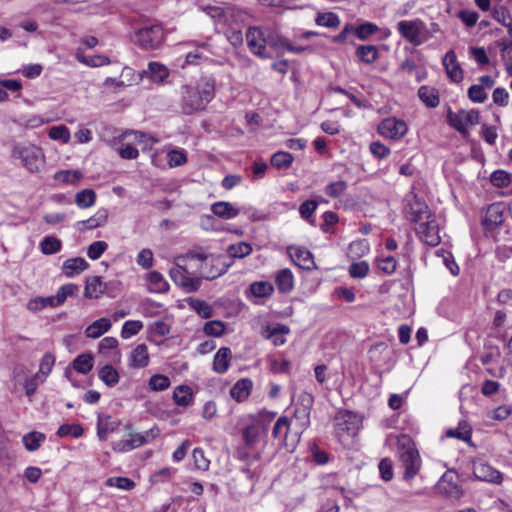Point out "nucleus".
Returning <instances> with one entry per match:
<instances>
[{
	"label": "nucleus",
	"instance_id": "1",
	"mask_svg": "<svg viewBox=\"0 0 512 512\" xmlns=\"http://www.w3.org/2000/svg\"><path fill=\"white\" fill-rule=\"evenodd\" d=\"M208 256L203 253H188L176 258V262L169 270L173 282L186 293L198 291L202 280H213L223 274L222 269L208 270Z\"/></svg>",
	"mask_w": 512,
	"mask_h": 512
},
{
	"label": "nucleus",
	"instance_id": "2",
	"mask_svg": "<svg viewBox=\"0 0 512 512\" xmlns=\"http://www.w3.org/2000/svg\"><path fill=\"white\" fill-rule=\"evenodd\" d=\"M407 218L416 224L415 231L423 242L433 247L440 243L438 224L424 203H410Z\"/></svg>",
	"mask_w": 512,
	"mask_h": 512
},
{
	"label": "nucleus",
	"instance_id": "3",
	"mask_svg": "<svg viewBox=\"0 0 512 512\" xmlns=\"http://www.w3.org/2000/svg\"><path fill=\"white\" fill-rule=\"evenodd\" d=\"M182 111L190 115L202 110L214 97V85L208 80L200 81L197 86L185 85L181 89Z\"/></svg>",
	"mask_w": 512,
	"mask_h": 512
},
{
	"label": "nucleus",
	"instance_id": "4",
	"mask_svg": "<svg viewBox=\"0 0 512 512\" xmlns=\"http://www.w3.org/2000/svg\"><path fill=\"white\" fill-rule=\"evenodd\" d=\"M201 10L205 12L213 21L215 28H224V26L242 29L249 22L251 15L244 9L236 7L204 6Z\"/></svg>",
	"mask_w": 512,
	"mask_h": 512
},
{
	"label": "nucleus",
	"instance_id": "5",
	"mask_svg": "<svg viewBox=\"0 0 512 512\" xmlns=\"http://www.w3.org/2000/svg\"><path fill=\"white\" fill-rule=\"evenodd\" d=\"M275 416V412L261 411L244 419L245 426L241 429V434L247 447L253 448L261 441Z\"/></svg>",
	"mask_w": 512,
	"mask_h": 512
},
{
	"label": "nucleus",
	"instance_id": "6",
	"mask_svg": "<svg viewBox=\"0 0 512 512\" xmlns=\"http://www.w3.org/2000/svg\"><path fill=\"white\" fill-rule=\"evenodd\" d=\"M397 455L404 468V480L411 481L419 473L422 460L419 451L409 437L402 436L398 439Z\"/></svg>",
	"mask_w": 512,
	"mask_h": 512
},
{
	"label": "nucleus",
	"instance_id": "7",
	"mask_svg": "<svg viewBox=\"0 0 512 512\" xmlns=\"http://www.w3.org/2000/svg\"><path fill=\"white\" fill-rule=\"evenodd\" d=\"M11 156L21 161V164L31 173H37L45 162V155L41 147L30 142L15 143Z\"/></svg>",
	"mask_w": 512,
	"mask_h": 512
},
{
	"label": "nucleus",
	"instance_id": "8",
	"mask_svg": "<svg viewBox=\"0 0 512 512\" xmlns=\"http://www.w3.org/2000/svg\"><path fill=\"white\" fill-rule=\"evenodd\" d=\"M397 31L414 46H420L432 37L429 27L420 19L399 21Z\"/></svg>",
	"mask_w": 512,
	"mask_h": 512
},
{
	"label": "nucleus",
	"instance_id": "9",
	"mask_svg": "<svg viewBox=\"0 0 512 512\" xmlns=\"http://www.w3.org/2000/svg\"><path fill=\"white\" fill-rule=\"evenodd\" d=\"M313 404L314 396L311 393L303 391L299 394L291 423L300 435L310 425V415Z\"/></svg>",
	"mask_w": 512,
	"mask_h": 512
},
{
	"label": "nucleus",
	"instance_id": "10",
	"mask_svg": "<svg viewBox=\"0 0 512 512\" xmlns=\"http://www.w3.org/2000/svg\"><path fill=\"white\" fill-rule=\"evenodd\" d=\"M289 419L286 416H281L277 419L272 430V436L274 439L279 440V444L282 445L286 451L293 452L300 441V434L295 429L293 433L290 432Z\"/></svg>",
	"mask_w": 512,
	"mask_h": 512
},
{
	"label": "nucleus",
	"instance_id": "11",
	"mask_svg": "<svg viewBox=\"0 0 512 512\" xmlns=\"http://www.w3.org/2000/svg\"><path fill=\"white\" fill-rule=\"evenodd\" d=\"M479 120L480 114L476 109H462L456 113L449 111L447 115L448 124L462 135H466L469 128L477 125Z\"/></svg>",
	"mask_w": 512,
	"mask_h": 512
},
{
	"label": "nucleus",
	"instance_id": "12",
	"mask_svg": "<svg viewBox=\"0 0 512 512\" xmlns=\"http://www.w3.org/2000/svg\"><path fill=\"white\" fill-rule=\"evenodd\" d=\"M160 434L158 427L154 426L144 433H130L129 439L119 440L113 444V449L117 452H128L144 444L151 443Z\"/></svg>",
	"mask_w": 512,
	"mask_h": 512
},
{
	"label": "nucleus",
	"instance_id": "13",
	"mask_svg": "<svg viewBox=\"0 0 512 512\" xmlns=\"http://www.w3.org/2000/svg\"><path fill=\"white\" fill-rule=\"evenodd\" d=\"M136 38L141 48L154 50L159 48L164 41V31L158 24L146 26L137 31Z\"/></svg>",
	"mask_w": 512,
	"mask_h": 512
},
{
	"label": "nucleus",
	"instance_id": "14",
	"mask_svg": "<svg viewBox=\"0 0 512 512\" xmlns=\"http://www.w3.org/2000/svg\"><path fill=\"white\" fill-rule=\"evenodd\" d=\"M266 34L267 30H263L257 26L249 27L246 33L247 46L249 50L254 55L263 59L271 57V54L267 50Z\"/></svg>",
	"mask_w": 512,
	"mask_h": 512
},
{
	"label": "nucleus",
	"instance_id": "15",
	"mask_svg": "<svg viewBox=\"0 0 512 512\" xmlns=\"http://www.w3.org/2000/svg\"><path fill=\"white\" fill-rule=\"evenodd\" d=\"M437 492L450 500H458L463 491L458 484V476L453 472H446L442 475L436 485Z\"/></svg>",
	"mask_w": 512,
	"mask_h": 512
},
{
	"label": "nucleus",
	"instance_id": "16",
	"mask_svg": "<svg viewBox=\"0 0 512 512\" xmlns=\"http://www.w3.org/2000/svg\"><path fill=\"white\" fill-rule=\"evenodd\" d=\"M378 133L392 140H400L408 131L405 121L389 117L381 121L377 128Z\"/></svg>",
	"mask_w": 512,
	"mask_h": 512
},
{
	"label": "nucleus",
	"instance_id": "17",
	"mask_svg": "<svg viewBox=\"0 0 512 512\" xmlns=\"http://www.w3.org/2000/svg\"><path fill=\"white\" fill-rule=\"evenodd\" d=\"M287 254L291 261L299 268L307 271L317 269L313 254L304 246L290 245Z\"/></svg>",
	"mask_w": 512,
	"mask_h": 512
},
{
	"label": "nucleus",
	"instance_id": "18",
	"mask_svg": "<svg viewBox=\"0 0 512 512\" xmlns=\"http://www.w3.org/2000/svg\"><path fill=\"white\" fill-rule=\"evenodd\" d=\"M358 429L357 417L349 411H340L335 417V431L339 437L355 435Z\"/></svg>",
	"mask_w": 512,
	"mask_h": 512
},
{
	"label": "nucleus",
	"instance_id": "19",
	"mask_svg": "<svg viewBox=\"0 0 512 512\" xmlns=\"http://www.w3.org/2000/svg\"><path fill=\"white\" fill-rule=\"evenodd\" d=\"M442 64L444 66L447 77L451 82L460 83L464 78V71L457 60L454 50H449L445 53Z\"/></svg>",
	"mask_w": 512,
	"mask_h": 512
},
{
	"label": "nucleus",
	"instance_id": "20",
	"mask_svg": "<svg viewBox=\"0 0 512 512\" xmlns=\"http://www.w3.org/2000/svg\"><path fill=\"white\" fill-rule=\"evenodd\" d=\"M473 474L478 480L495 484H500L503 480V476L498 470L481 460L473 463Z\"/></svg>",
	"mask_w": 512,
	"mask_h": 512
},
{
	"label": "nucleus",
	"instance_id": "21",
	"mask_svg": "<svg viewBox=\"0 0 512 512\" xmlns=\"http://www.w3.org/2000/svg\"><path fill=\"white\" fill-rule=\"evenodd\" d=\"M119 341L115 337H104L98 343V353L104 357H109L110 360L116 364H119L122 359V353L118 348Z\"/></svg>",
	"mask_w": 512,
	"mask_h": 512
},
{
	"label": "nucleus",
	"instance_id": "22",
	"mask_svg": "<svg viewBox=\"0 0 512 512\" xmlns=\"http://www.w3.org/2000/svg\"><path fill=\"white\" fill-rule=\"evenodd\" d=\"M150 354L148 346L144 343L137 344L128 356V366L131 369H142L149 365Z\"/></svg>",
	"mask_w": 512,
	"mask_h": 512
},
{
	"label": "nucleus",
	"instance_id": "23",
	"mask_svg": "<svg viewBox=\"0 0 512 512\" xmlns=\"http://www.w3.org/2000/svg\"><path fill=\"white\" fill-rule=\"evenodd\" d=\"M504 205L502 203H493L488 206L482 224L487 229L499 227L504 222Z\"/></svg>",
	"mask_w": 512,
	"mask_h": 512
},
{
	"label": "nucleus",
	"instance_id": "24",
	"mask_svg": "<svg viewBox=\"0 0 512 512\" xmlns=\"http://www.w3.org/2000/svg\"><path fill=\"white\" fill-rule=\"evenodd\" d=\"M112 327L110 318L102 317L93 321L84 331L87 338L97 339L107 333Z\"/></svg>",
	"mask_w": 512,
	"mask_h": 512
},
{
	"label": "nucleus",
	"instance_id": "25",
	"mask_svg": "<svg viewBox=\"0 0 512 512\" xmlns=\"http://www.w3.org/2000/svg\"><path fill=\"white\" fill-rule=\"evenodd\" d=\"M275 284L280 293H290L294 289L293 272L289 268L279 270L275 275Z\"/></svg>",
	"mask_w": 512,
	"mask_h": 512
},
{
	"label": "nucleus",
	"instance_id": "26",
	"mask_svg": "<svg viewBox=\"0 0 512 512\" xmlns=\"http://www.w3.org/2000/svg\"><path fill=\"white\" fill-rule=\"evenodd\" d=\"M253 382L248 378L238 380L230 390V396L237 402L245 401L251 394Z\"/></svg>",
	"mask_w": 512,
	"mask_h": 512
},
{
	"label": "nucleus",
	"instance_id": "27",
	"mask_svg": "<svg viewBox=\"0 0 512 512\" xmlns=\"http://www.w3.org/2000/svg\"><path fill=\"white\" fill-rule=\"evenodd\" d=\"M232 351L228 347H221L213 359V370L218 374H224L230 367Z\"/></svg>",
	"mask_w": 512,
	"mask_h": 512
},
{
	"label": "nucleus",
	"instance_id": "28",
	"mask_svg": "<svg viewBox=\"0 0 512 512\" xmlns=\"http://www.w3.org/2000/svg\"><path fill=\"white\" fill-rule=\"evenodd\" d=\"M493 186L504 189L503 194H512V175L504 170H496L490 176Z\"/></svg>",
	"mask_w": 512,
	"mask_h": 512
},
{
	"label": "nucleus",
	"instance_id": "29",
	"mask_svg": "<svg viewBox=\"0 0 512 512\" xmlns=\"http://www.w3.org/2000/svg\"><path fill=\"white\" fill-rule=\"evenodd\" d=\"M88 262L82 257H75L64 261L62 271L67 277H74L88 268Z\"/></svg>",
	"mask_w": 512,
	"mask_h": 512
},
{
	"label": "nucleus",
	"instance_id": "30",
	"mask_svg": "<svg viewBox=\"0 0 512 512\" xmlns=\"http://www.w3.org/2000/svg\"><path fill=\"white\" fill-rule=\"evenodd\" d=\"M105 284L102 282V278L99 276H92L87 278L84 296L90 299L99 298L105 291Z\"/></svg>",
	"mask_w": 512,
	"mask_h": 512
},
{
	"label": "nucleus",
	"instance_id": "31",
	"mask_svg": "<svg viewBox=\"0 0 512 512\" xmlns=\"http://www.w3.org/2000/svg\"><path fill=\"white\" fill-rule=\"evenodd\" d=\"M147 289L151 293H165L169 285L161 273L152 271L147 274Z\"/></svg>",
	"mask_w": 512,
	"mask_h": 512
},
{
	"label": "nucleus",
	"instance_id": "32",
	"mask_svg": "<svg viewBox=\"0 0 512 512\" xmlns=\"http://www.w3.org/2000/svg\"><path fill=\"white\" fill-rule=\"evenodd\" d=\"M356 57L365 64H373L379 57V49L374 45H359L355 50Z\"/></svg>",
	"mask_w": 512,
	"mask_h": 512
},
{
	"label": "nucleus",
	"instance_id": "33",
	"mask_svg": "<svg viewBox=\"0 0 512 512\" xmlns=\"http://www.w3.org/2000/svg\"><path fill=\"white\" fill-rule=\"evenodd\" d=\"M211 211L218 217L222 219H233L238 216L239 209H237L230 202L219 201L211 206Z\"/></svg>",
	"mask_w": 512,
	"mask_h": 512
},
{
	"label": "nucleus",
	"instance_id": "34",
	"mask_svg": "<svg viewBox=\"0 0 512 512\" xmlns=\"http://www.w3.org/2000/svg\"><path fill=\"white\" fill-rule=\"evenodd\" d=\"M75 58L78 62L88 66V67H101L105 65H109L111 63L109 57L105 55H94L87 57L84 55L82 49L78 48L75 52Z\"/></svg>",
	"mask_w": 512,
	"mask_h": 512
},
{
	"label": "nucleus",
	"instance_id": "35",
	"mask_svg": "<svg viewBox=\"0 0 512 512\" xmlns=\"http://www.w3.org/2000/svg\"><path fill=\"white\" fill-rule=\"evenodd\" d=\"M132 135V133H123L120 136V140H114L113 147L118 152L121 158L123 159H136L139 155V151L137 148L132 146L130 143H122L120 145V141L124 140L126 137Z\"/></svg>",
	"mask_w": 512,
	"mask_h": 512
},
{
	"label": "nucleus",
	"instance_id": "36",
	"mask_svg": "<svg viewBox=\"0 0 512 512\" xmlns=\"http://www.w3.org/2000/svg\"><path fill=\"white\" fill-rule=\"evenodd\" d=\"M98 377L109 388L115 387L120 381L119 372L110 364L99 368Z\"/></svg>",
	"mask_w": 512,
	"mask_h": 512
},
{
	"label": "nucleus",
	"instance_id": "37",
	"mask_svg": "<svg viewBox=\"0 0 512 512\" xmlns=\"http://www.w3.org/2000/svg\"><path fill=\"white\" fill-rule=\"evenodd\" d=\"M418 96L429 108H435L440 103L438 90L427 85H423L418 89Z\"/></svg>",
	"mask_w": 512,
	"mask_h": 512
},
{
	"label": "nucleus",
	"instance_id": "38",
	"mask_svg": "<svg viewBox=\"0 0 512 512\" xmlns=\"http://www.w3.org/2000/svg\"><path fill=\"white\" fill-rule=\"evenodd\" d=\"M108 213L106 210H99L95 215L87 220L79 221L76 223L78 229H95L104 225L107 222Z\"/></svg>",
	"mask_w": 512,
	"mask_h": 512
},
{
	"label": "nucleus",
	"instance_id": "39",
	"mask_svg": "<svg viewBox=\"0 0 512 512\" xmlns=\"http://www.w3.org/2000/svg\"><path fill=\"white\" fill-rule=\"evenodd\" d=\"M173 400L178 406H189L193 401L192 389L187 385L177 386L173 392Z\"/></svg>",
	"mask_w": 512,
	"mask_h": 512
},
{
	"label": "nucleus",
	"instance_id": "40",
	"mask_svg": "<svg viewBox=\"0 0 512 512\" xmlns=\"http://www.w3.org/2000/svg\"><path fill=\"white\" fill-rule=\"evenodd\" d=\"M118 428V422L111 416L100 417L97 422V435L101 440H106L108 434Z\"/></svg>",
	"mask_w": 512,
	"mask_h": 512
},
{
	"label": "nucleus",
	"instance_id": "41",
	"mask_svg": "<svg viewBox=\"0 0 512 512\" xmlns=\"http://www.w3.org/2000/svg\"><path fill=\"white\" fill-rule=\"evenodd\" d=\"M187 303L201 318L208 319L212 317L213 308L207 302L197 298H188Z\"/></svg>",
	"mask_w": 512,
	"mask_h": 512
},
{
	"label": "nucleus",
	"instance_id": "42",
	"mask_svg": "<svg viewBox=\"0 0 512 512\" xmlns=\"http://www.w3.org/2000/svg\"><path fill=\"white\" fill-rule=\"evenodd\" d=\"M249 291L254 297L266 298L274 292V286L268 281H255L250 284Z\"/></svg>",
	"mask_w": 512,
	"mask_h": 512
},
{
	"label": "nucleus",
	"instance_id": "43",
	"mask_svg": "<svg viewBox=\"0 0 512 512\" xmlns=\"http://www.w3.org/2000/svg\"><path fill=\"white\" fill-rule=\"evenodd\" d=\"M96 202V193L92 189H84L76 193L75 203L81 209L92 207Z\"/></svg>",
	"mask_w": 512,
	"mask_h": 512
},
{
	"label": "nucleus",
	"instance_id": "44",
	"mask_svg": "<svg viewBox=\"0 0 512 512\" xmlns=\"http://www.w3.org/2000/svg\"><path fill=\"white\" fill-rule=\"evenodd\" d=\"M93 356L88 353L78 355L73 361V368L80 374H87L93 368Z\"/></svg>",
	"mask_w": 512,
	"mask_h": 512
},
{
	"label": "nucleus",
	"instance_id": "45",
	"mask_svg": "<svg viewBox=\"0 0 512 512\" xmlns=\"http://www.w3.org/2000/svg\"><path fill=\"white\" fill-rule=\"evenodd\" d=\"M40 250L44 255H53L62 248V242L54 236H46L39 244Z\"/></svg>",
	"mask_w": 512,
	"mask_h": 512
},
{
	"label": "nucleus",
	"instance_id": "46",
	"mask_svg": "<svg viewBox=\"0 0 512 512\" xmlns=\"http://www.w3.org/2000/svg\"><path fill=\"white\" fill-rule=\"evenodd\" d=\"M83 177L78 170H61L54 174V179L61 183L76 185Z\"/></svg>",
	"mask_w": 512,
	"mask_h": 512
},
{
	"label": "nucleus",
	"instance_id": "47",
	"mask_svg": "<svg viewBox=\"0 0 512 512\" xmlns=\"http://www.w3.org/2000/svg\"><path fill=\"white\" fill-rule=\"evenodd\" d=\"M148 70L153 82L161 83L169 76L168 68L158 62H150L148 64Z\"/></svg>",
	"mask_w": 512,
	"mask_h": 512
},
{
	"label": "nucleus",
	"instance_id": "48",
	"mask_svg": "<svg viewBox=\"0 0 512 512\" xmlns=\"http://www.w3.org/2000/svg\"><path fill=\"white\" fill-rule=\"evenodd\" d=\"M217 32H222L226 35L228 41L237 47L243 43L242 29L236 28L233 25L231 27L224 26V28H215Z\"/></svg>",
	"mask_w": 512,
	"mask_h": 512
},
{
	"label": "nucleus",
	"instance_id": "49",
	"mask_svg": "<svg viewBox=\"0 0 512 512\" xmlns=\"http://www.w3.org/2000/svg\"><path fill=\"white\" fill-rule=\"evenodd\" d=\"M48 136L54 141H60L67 144L71 139V133L65 125L52 126L48 131Z\"/></svg>",
	"mask_w": 512,
	"mask_h": 512
},
{
	"label": "nucleus",
	"instance_id": "50",
	"mask_svg": "<svg viewBox=\"0 0 512 512\" xmlns=\"http://www.w3.org/2000/svg\"><path fill=\"white\" fill-rule=\"evenodd\" d=\"M267 46L273 49H285L288 46L289 40L284 36L280 35L276 31L267 30L266 34Z\"/></svg>",
	"mask_w": 512,
	"mask_h": 512
},
{
	"label": "nucleus",
	"instance_id": "51",
	"mask_svg": "<svg viewBox=\"0 0 512 512\" xmlns=\"http://www.w3.org/2000/svg\"><path fill=\"white\" fill-rule=\"evenodd\" d=\"M293 156L284 151H278L271 157V164L277 169H287L292 165Z\"/></svg>",
	"mask_w": 512,
	"mask_h": 512
},
{
	"label": "nucleus",
	"instance_id": "52",
	"mask_svg": "<svg viewBox=\"0 0 512 512\" xmlns=\"http://www.w3.org/2000/svg\"><path fill=\"white\" fill-rule=\"evenodd\" d=\"M45 440V435L40 432H30L23 436L22 441L28 451H36Z\"/></svg>",
	"mask_w": 512,
	"mask_h": 512
},
{
	"label": "nucleus",
	"instance_id": "53",
	"mask_svg": "<svg viewBox=\"0 0 512 512\" xmlns=\"http://www.w3.org/2000/svg\"><path fill=\"white\" fill-rule=\"evenodd\" d=\"M315 22L319 26L337 28L340 25L339 17L333 12L318 13Z\"/></svg>",
	"mask_w": 512,
	"mask_h": 512
},
{
	"label": "nucleus",
	"instance_id": "54",
	"mask_svg": "<svg viewBox=\"0 0 512 512\" xmlns=\"http://www.w3.org/2000/svg\"><path fill=\"white\" fill-rule=\"evenodd\" d=\"M379 31V27L372 22H365L355 27V34L359 40L365 41Z\"/></svg>",
	"mask_w": 512,
	"mask_h": 512
},
{
	"label": "nucleus",
	"instance_id": "55",
	"mask_svg": "<svg viewBox=\"0 0 512 512\" xmlns=\"http://www.w3.org/2000/svg\"><path fill=\"white\" fill-rule=\"evenodd\" d=\"M143 329V323L139 320H128L124 322L121 329V337L129 339Z\"/></svg>",
	"mask_w": 512,
	"mask_h": 512
},
{
	"label": "nucleus",
	"instance_id": "56",
	"mask_svg": "<svg viewBox=\"0 0 512 512\" xmlns=\"http://www.w3.org/2000/svg\"><path fill=\"white\" fill-rule=\"evenodd\" d=\"M170 379L163 374L153 375L148 382L149 388L152 391H164L170 387Z\"/></svg>",
	"mask_w": 512,
	"mask_h": 512
},
{
	"label": "nucleus",
	"instance_id": "57",
	"mask_svg": "<svg viewBox=\"0 0 512 512\" xmlns=\"http://www.w3.org/2000/svg\"><path fill=\"white\" fill-rule=\"evenodd\" d=\"M229 255L233 258H244L252 252V247L247 242L232 244L228 248Z\"/></svg>",
	"mask_w": 512,
	"mask_h": 512
},
{
	"label": "nucleus",
	"instance_id": "58",
	"mask_svg": "<svg viewBox=\"0 0 512 512\" xmlns=\"http://www.w3.org/2000/svg\"><path fill=\"white\" fill-rule=\"evenodd\" d=\"M203 331L207 336L220 337L225 332V325L219 320L208 321L204 324Z\"/></svg>",
	"mask_w": 512,
	"mask_h": 512
},
{
	"label": "nucleus",
	"instance_id": "59",
	"mask_svg": "<svg viewBox=\"0 0 512 512\" xmlns=\"http://www.w3.org/2000/svg\"><path fill=\"white\" fill-rule=\"evenodd\" d=\"M192 460L195 469L207 471L210 466V460L206 458L203 449L195 448L192 452Z\"/></svg>",
	"mask_w": 512,
	"mask_h": 512
},
{
	"label": "nucleus",
	"instance_id": "60",
	"mask_svg": "<svg viewBox=\"0 0 512 512\" xmlns=\"http://www.w3.org/2000/svg\"><path fill=\"white\" fill-rule=\"evenodd\" d=\"M83 434V428L80 424H62L58 430L57 435L59 437L73 436L79 438Z\"/></svg>",
	"mask_w": 512,
	"mask_h": 512
},
{
	"label": "nucleus",
	"instance_id": "61",
	"mask_svg": "<svg viewBox=\"0 0 512 512\" xmlns=\"http://www.w3.org/2000/svg\"><path fill=\"white\" fill-rule=\"evenodd\" d=\"M167 161L169 167H179L187 162V155L184 150H171L167 153Z\"/></svg>",
	"mask_w": 512,
	"mask_h": 512
},
{
	"label": "nucleus",
	"instance_id": "62",
	"mask_svg": "<svg viewBox=\"0 0 512 512\" xmlns=\"http://www.w3.org/2000/svg\"><path fill=\"white\" fill-rule=\"evenodd\" d=\"M318 203L315 200H306L299 207V213L301 217L308 221L311 224H314V219L312 218L313 213L317 209Z\"/></svg>",
	"mask_w": 512,
	"mask_h": 512
},
{
	"label": "nucleus",
	"instance_id": "63",
	"mask_svg": "<svg viewBox=\"0 0 512 512\" xmlns=\"http://www.w3.org/2000/svg\"><path fill=\"white\" fill-rule=\"evenodd\" d=\"M492 17L503 26L512 23V17L509 10L504 6H495L491 11Z\"/></svg>",
	"mask_w": 512,
	"mask_h": 512
},
{
	"label": "nucleus",
	"instance_id": "64",
	"mask_svg": "<svg viewBox=\"0 0 512 512\" xmlns=\"http://www.w3.org/2000/svg\"><path fill=\"white\" fill-rule=\"evenodd\" d=\"M347 189V183L343 180H338L328 184L325 187V193L331 198L340 197Z\"/></svg>",
	"mask_w": 512,
	"mask_h": 512
}]
</instances>
